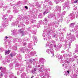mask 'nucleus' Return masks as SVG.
Returning <instances> with one entry per match:
<instances>
[{"label": "nucleus", "instance_id": "obj_24", "mask_svg": "<svg viewBox=\"0 0 78 78\" xmlns=\"http://www.w3.org/2000/svg\"><path fill=\"white\" fill-rule=\"evenodd\" d=\"M61 13H59L57 14V17L58 18L60 17V16H61Z\"/></svg>", "mask_w": 78, "mask_h": 78}, {"label": "nucleus", "instance_id": "obj_33", "mask_svg": "<svg viewBox=\"0 0 78 78\" xmlns=\"http://www.w3.org/2000/svg\"><path fill=\"white\" fill-rule=\"evenodd\" d=\"M51 42H52V43H53V44H55V41H54V40H52V41H51Z\"/></svg>", "mask_w": 78, "mask_h": 78}, {"label": "nucleus", "instance_id": "obj_42", "mask_svg": "<svg viewBox=\"0 0 78 78\" xmlns=\"http://www.w3.org/2000/svg\"><path fill=\"white\" fill-rule=\"evenodd\" d=\"M74 58H77V56H76V55H74Z\"/></svg>", "mask_w": 78, "mask_h": 78}, {"label": "nucleus", "instance_id": "obj_9", "mask_svg": "<svg viewBox=\"0 0 78 78\" xmlns=\"http://www.w3.org/2000/svg\"><path fill=\"white\" fill-rule=\"evenodd\" d=\"M56 9L58 11H59V12H60L61 11V7L59 6H57L56 7Z\"/></svg>", "mask_w": 78, "mask_h": 78}, {"label": "nucleus", "instance_id": "obj_52", "mask_svg": "<svg viewBox=\"0 0 78 78\" xmlns=\"http://www.w3.org/2000/svg\"><path fill=\"white\" fill-rule=\"evenodd\" d=\"M2 67H0V70H1V69H2Z\"/></svg>", "mask_w": 78, "mask_h": 78}, {"label": "nucleus", "instance_id": "obj_35", "mask_svg": "<svg viewBox=\"0 0 78 78\" xmlns=\"http://www.w3.org/2000/svg\"><path fill=\"white\" fill-rule=\"evenodd\" d=\"M16 11V10L15 9L14 10L13 12H14V13H16V12H17Z\"/></svg>", "mask_w": 78, "mask_h": 78}, {"label": "nucleus", "instance_id": "obj_63", "mask_svg": "<svg viewBox=\"0 0 78 78\" xmlns=\"http://www.w3.org/2000/svg\"><path fill=\"white\" fill-rule=\"evenodd\" d=\"M20 39L19 40H19L20 41Z\"/></svg>", "mask_w": 78, "mask_h": 78}, {"label": "nucleus", "instance_id": "obj_60", "mask_svg": "<svg viewBox=\"0 0 78 78\" xmlns=\"http://www.w3.org/2000/svg\"><path fill=\"white\" fill-rule=\"evenodd\" d=\"M33 77H34V76H32V77H31V78H33Z\"/></svg>", "mask_w": 78, "mask_h": 78}, {"label": "nucleus", "instance_id": "obj_6", "mask_svg": "<svg viewBox=\"0 0 78 78\" xmlns=\"http://www.w3.org/2000/svg\"><path fill=\"white\" fill-rule=\"evenodd\" d=\"M60 62L61 64L63 63V64H62L63 66H65V65H67L68 64H69V61H67V60L64 61L63 60H62Z\"/></svg>", "mask_w": 78, "mask_h": 78}, {"label": "nucleus", "instance_id": "obj_38", "mask_svg": "<svg viewBox=\"0 0 78 78\" xmlns=\"http://www.w3.org/2000/svg\"><path fill=\"white\" fill-rule=\"evenodd\" d=\"M33 53H34V54H36V51H34L33 53H32V55H33Z\"/></svg>", "mask_w": 78, "mask_h": 78}, {"label": "nucleus", "instance_id": "obj_18", "mask_svg": "<svg viewBox=\"0 0 78 78\" xmlns=\"http://www.w3.org/2000/svg\"><path fill=\"white\" fill-rule=\"evenodd\" d=\"M72 76L73 78H78L77 77V75L76 74H74Z\"/></svg>", "mask_w": 78, "mask_h": 78}, {"label": "nucleus", "instance_id": "obj_61", "mask_svg": "<svg viewBox=\"0 0 78 78\" xmlns=\"http://www.w3.org/2000/svg\"><path fill=\"white\" fill-rule=\"evenodd\" d=\"M74 54H75V52H74V53H73V55H74Z\"/></svg>", "mask_w": 78, "mask_h": 78}, {"label": "nucleus", "instance_id": "obj_30", "mask_svg": "<svg viewBox=\"0 0 78 78\" xmlns=\"http://www.w3.org/2000/svg\"><path fill=\"white\" fill-rule=\"evenodd\" d=\"M12 18V15H10L9 16V19H11Z\"/></svg>", "mask_w": 78, "mask_h": 78}, {"label": "nucleus", "instance_id": "obj_50", "mask_svg": "<svg viewBox=\"0 0 78 78\" xmlns=\"http://www.w3.org/2000/svg\"><path fill=\"white\" fill-rule=\"evenodd\" d=\"M21 78H23V74L21 76Z\"/></svg>", "mask_w": 78, "mask_h": 78}, {"label": "nucleus", "instance_id": "obj_62", "mask_svg": "<svg viewBox=\"0 0 78 78\" xmlns=\"http://www.w3.org/2000/svg\"><path fill=\"white\" fill-rule=\"evenodd\" d=\"M54 37H55V35H54Z\"/></svg>", "mask_w": 78, "mask_h": 78}, {"label": "nucleus", "instance_id": "obj_1", "mask_svg": "<svg viewBox=\"0 0 78 78\" xmlns=\"http://www.w3.org/2000/svg\"><path fill=\"white\" fill-rule=\"evenodd\" d=\"M45 30L44 31V32L43 34V37H44V41H48L50 39V36L47 35V33H49L50 31H51V28L44 27Z\"/></svg>", "mask_w": 78, "mask_h": 78}, {"label": "nucleus", "instance_id": "obj_29", "mask_svg": "<svg viewBox=\"0 0 78 78\" xmlns=\"http://www.w3.org/2000/svg\"><path fill=\"white\" fill-rule=\"evenodd\" d=\"M66 13V12L65 11L63 12L62 13V15H65V14Z\"/></svg>", "mask_w": 78, "mask_h": 78}, {"label": "nucleus", "instance_id": "obj_14", "mask_svg": "<svg viewBox=\"0 0 78 78\" xmlns=\"http://www.w3.org/2000/svg\"><path fill=\"white\" fill-rule=\"evenodd\" d=\"M18 23H19V22L18 21H16L14 23H12V27L15 25H17L18 24Z\"/></svg>", "mask_w": 78, "mask_h": 78}, {"label": "nucleus", "instance_id": "obj_57", "mask_svg": "<svg viewBox=\"0 0 78 78\" xmlns=\"http://www.w3.org/2000/svg\"><path fill=\"white\" fill-rule=\"evenodd\" d=\"M17 73L18 75H19V72H17Z\"/></svg>", "mask_w": 78, "mask_h": 78}, {"label": "nucleus", "instance_id": "obj_31", "mask_svg": "<svg viewBox=\"0 0 78 78\" xmlns=\"http://www.w3.org/2000/svg\"><path fill=\"white\" fill-rule=\"evenodd\" d=\"M59 58H60V59H62V55H61L60 56V57H59V56L58 58L59 59Z\"/></svg>", "mask_w": 78, "mask_h": 78}, {"label": "nucleus", "instance_id": "obj_64", "mask_svg": "<svg viewBox=\"0 0 78 78\" xmlns=\"http://www.w3.org/2000/svg\"><path fill=\"white\" fill-rule=\"evenodd\" d=\"M18 27H19V26H18Z\"/></svg>", "mask_w": 78, "mask_h": 78}, {"label": "nucleus", "instance_id": "obj_49", "mask_svg": "<svg viewBox=\"0 0 78 78\" xmlns=\"http://www.w3.org/2000/svg\"><path fill=\"white\" fill-rule=\"evenodd\" d=\"M41 15H39V16L40 17V18H42V17H41Z\"/></svg>", "mask_w": 78, "mask_h": 78}, {"label": "nucleus", "instance_id": "obj_34", "mask_svg": "<svg viewBox=\"0 0 78 78\" xmlns=\"http://www.w3.org/2000/svg\"><path fill=\"white\" fill-rule=\"evenodd\" d=\"M10 56L12 57H13V56H14V55L13 54H10Z\"/></svg>", "mask_w": 78, "mask_h": 78}, {"label": "nucleus", "instance_id": "obj_5", "mask_svg": "<svg viewBox=\"0 0 78 78\" xmlns=\"http://www.w3.org/2000/svg\"><path fill=\"white\" fill-rule=\"evenodd\" d=\"M46 47L51 48L53 47V44L50 42V41H48L45 44Z\"/></svg>", "mask_w": 78, "mask_h": 78}, {"label": "nucleus", "instance_id": "obj_37", "mask_svg": "<svg viewBox=\"0 0 78 78\" xmlns=\"http://www.w3.org/2000/svg\"><path fill=\"white\" fill-rule=\"evenodd\" d=\"M47 18H45L44 20V21H45V22H47Z\"/></svg>", "mask_w": 78, "mask_h": 78}, {"label": "nucleus", "instance_id": "obj_16", "mask_svg": "<svg viewBox=\"0 0 78 78\" xmlns=\"http://www.w3.org/2000/svg\"><path fill=\"white\" fill-rule=\"evenodd\" d=\"M61 0H55V2H56V4L58 3L59 1H61ZM62 1H64V0H62Z\"/></svg>", "mask_w": 78, "mask_h": 78}, {"label": "nucleus", "instance_id": "obj_51", "mask_svg": "<svg viewBox=\"0 0 78 78\" xmlns=\"http://www.w3.org/2000/svg\"><path fill=\"white\" fill-rule=\"evenodd\" d=\"M38 67H41V66H40V65H38Z\"/></svg>", "mask_w": 78, "mask_h": 78}, {"label": "nucleus", "instance_id": "obj_43", "mask_svg": "<svg viewBox=\"0 0 78 78\" xmlns=\"http://www.w3.org/2000/svg\"><path fill=\"white\" fill-rule=\"evenodd\" d=\"M64 52H65L64 51H62V53H64Z\"/></svg>", "mask_w": 78, "mask_h": 78}, {"label": "nucleus", "instance_id": "obj_44", "mask_svg": "<svg viewBox=\"0 0 78 78\" xmlns=\"http://www.w3.org/2000/svg\"><path fill=\"white\" fill-rule=\"evenodd\" d=\"M21 51H23V48H21Z\"/></svg>", "mask_w": 78, "mask_h": 78}, {"label": "nucleus", "instance_id": "obj_48", "mask_svg": "<svg viewBox=\"0 0 78 78\" xmlns=\"http://www.w3.org/2000/svg\"><path fill=\"white\" fill-rule=\"evenodd\" d=\"M10 12V10H9L7 11V12Z\"/></svg>", "mask_w": 78, "mask_h": 78}, {"label": "nucleus", "instance_id": "obj_17", "mask_svg": "<svg viewBox=\"0 0 78 78\" xmlns=\"http://www.w3.org/2000/svg\"><path fill=\"white\" fill-rule=\"evenodd\" d=\"M19 31L20 33H22V34H21V36H22L23 35H24V34H23V32L22 31V29H20V30H19Z\"/></svg>", "mask_w": 78, "mask_h": 78}, {"label": "nucleus", "instance_id": "obj_56", "mask_svg": "<svg viewBox=\"0 0 78 78\" xmlns=\"http://www.w3.org/2000/svg\"><path fill=\"white\" fill-rule=\"evenodd\" d=\"M32 22H32V23H34V20H33Z\"/></svg>", "mask_w": 78, "mask_h": 78}, {"label": "nucleus", "instance_id": "obj_21", "mask_svg": "<svg viewBox=\"0 0 78 78\" xmlns=\"http://www.w3.org/2000/svg\"><path fill=\"white\" fill-rule=\"evenodd\" d=\"M77 48L76 49V50L75 51V53H77L78 54V45L76 47Z\"/></svg>", "mask_w": 78, "mask_h": 78}, {"label": "nucleus", "instance_id": "obj_27", "mask_svg": "<svg viewBox=\"0 0 78 78\" xmlns=\"http://www.w3.org/2000/svg\"><path fill=\"white\" fill-rule=\"evenodd\" d=\"M54 47H55L56 49H58V48H58V46H57L56 45H54Z\"/></svg>", "mask_w": 78, "mask_h": 78}, {"label": "nucleus", "instance_id": "obj_28", "mask_svg": "<svg viewBox=\"0 0 78 78\" xmlns=\"http://www.w3.org/2000/svg\"><path fill=\"white\" fill-rule=\"evenodd\" d=\"M74 3H78V0H76L74 2Z\"/></svg>", "mask_w": 78, "mask_h": 78}, {"label": "nucleus", "instance_id": "obj_3", "mask_svg": "<svg viewBox=\"0 0 78 78\" xmlns=\"http://www.w3.org/2000/svg\"><path fill=\"white\" fill-rule=\"evenodd\" d=\"M46 52L47 53H48V54H51L52 55V56H54V54H53V53H54V50L53 49L51 48L50 49H47L46 50Z\"/></svg>", "mask_w": 78, "mask_h": 78}, {"label": "nucleus", "instance_id": "obj_11", "mask_svg": "<svg viewBox=\"0 0 78 78\" xmlns=\"http://www.w3.org/2000/svg\"><path fill=\"white\" fill-rule=\"evenodd\" d=\"M9 39H12H12L13 40L14 42H16L17 41V39L16 38H12V37H11V36H9Z\"/></svg>", "mask_w": 78, "mask_h": 78}, {"label": "nucleus", "instance_id": "obj_39", "mask_svg": "<svg viewBox=\"0 0 78 78\" xmlns=\"http://www.w3.org/2000/svg\"><path fill=\"white\" fill-rule=\"evenodd\" d=\"M1 76H3V74L1 73V75H0V77H1Z\"/></svg>", "mask_w": 78, "mask_h": 78}, {"label": "nucleus", "instance_id": "obj_32", "mask_svg": "<svg viewBox=\"0 0 78 78\" xmlns=\"http://www.w3.org/2000/svg\"><path fill=\"white\" fill-rule=\"evenodd\" d=\"M5 78H7L8 77V75L7 74H5V75L4 76Z\"/></svg>", "mask_w": 78, "mask_h": 78}, {"label": "nucleus", "instance_id": "obj_25", "mask_svg": "<svg viewBox=\"0 0 78 78\" xmlns=\"http://www.w3.org/2000/svg\"><path fill=\"white\" fill-rule=\"evenodd\" d=\"M36 61V60H35V59H33V60H32L30 59V63H32V62H33V61Z\"/></svg>", "mask_w": 78, "mask_h": 78}, {"label": "nucleus", "instance_id": "obj_53", "mask_svg": "<svg viewBox=\"0 0 78 78\" xmlns=\"http://www.w3.org/2000/svg\"><path fill=\"white\" fill-rule=\"evenodd\" d=\"M72 14H70V15H69V16H72Z\"/></svg>", "mask_w": 78, "mask_h": 78}, {"label": "nucleus", "instance_id": "obj_40", "mask_svg": "<svg viewBox=\"0 0 78 78\" xmlns=\"http://www.w3.org/2000/svg\"><path fill=\"white\" fill-rule=\"evenodd\" d=\"M77 9V7H76L74 9V10H76V9Z\"/></svg>", "mask_w": 78, "mask_h": 78}, {"label": "nucleus", "instance_id": "obj_22", "mask_svg": "<svg viewBox=\"0 0 78 78\" xmlns=\"http://www.w3.org/2000/svg\"><path fill=\"white\" fill-rule=\"evenodd\" d=\"M7 16V15H4L2 18L3 19H5V20H6L7 18L6 17Z\"/></svg>", "mask_w": 78, "mask_h": 78}, {"label": "nucleus", "instance_id": "obj_58", "mask_svg": "<svg viewBox=\"0 0 78 78\" xmlns=\"http://www.w3.org/2000/svg\"><path fill=\"white\" fill-rule=\"evenodd\" d=\"M10 66H11V64H10Z\"/></svg>", "mask_w": 78, "mask_h": 78}, {"label": "nucleus", "instance_id": "obj_12", "mask_svg": "<svg viewBox=\"0 0 78 78\" xmlns=\"http://www.w3.org/2000/svg\"><path fill=\"white\" fill-rule=\"evenodd\" d=\"M44 61V58H41L40 59V61L39 63V64H41V63H42V62H43Z\"/></svg>", "mask_w": 78, "mask_h": 78}, {"label": "nucleus", "instance_id": "obj_19", "mask_svg": "<svg viewBox=\"0 0 78 78\" xmlns=\"http://www.w3.org/2000/svg\"><path fill=\"white\" fill-rule=\"evenodd\" d=\"M75 24L74 23H72L70 25V27H71V28H73V27H74V25Z\"/></svg>", "mask_w": 78, "mask_h": 78}, {"label": "nucleus", "instance_id": "obj_4", "mask_svg": "<svg viewBox=\"0 0 78 78\" xmlns=\"http://www.w3.org/2000/svg\"><path fill=\"white\" fill-rule=\"evenodd\" d=\"M44 9H46V11L44 12L43 13L44 15H45V14H47V13H48V11H49V10H50V9H51V7H49L47 9V7L44 6Z\"/></svg>", "mask_w": 78, "mask_h": 78}, {"label": "nucleus", "instance_id": "obj_2", "mask_svg": "<svg viewBox=\"0 0 78 78\" xmlns=\"http://www.w3.org/2000/svg\"><path fill=\"white\" fill-rule=\"evenodd\" d=\"M68 39L70 40L71 41H73L75 40V37L74 35H69L68 37H67Z\"/></svg>", "mask_w": 78, "mask_h": 78}, {"label": "nucleus", "instance_id": "obj_26", "mask_svg": "<svg viewBox=\"0 0 78 78\" xmlns=\"http://www.w3.org/2000/svg\"><path fill=\"white\" fill-rule=\"evenodd\" d=\"M78 28V26L76 25V26H75L74 28V30L76 31V30Z\"/></svg>", "mask_w": 78, "mask_h": 78}, {"label": "nucleus", "instance_id": "obj_20", "mask_svg": "<svg viewBox=\"0 0 78 78\" xmlns=\"http://www.w3.org/2000/svg\"><path fill=\"white\" fill-rule=\"evenodd\" d=\"M9 53H10V51L8 50V51H6L5 52V55H8Z\"/></svg>", "mask_w": 78, "mask_h": 78}, {"label": "nucleus", "instance_id": "obj_46", "mask_svg": "<svg viewBox=\"0 0 78 78\" xmlns=\"http://www.w3.org/2000/svg\"><path fill=\"white\" fill-rule=\"evenodd\" d=\"M25 8H26V9H28V7L27 6H25Z\"/></svg>", "mask_w": 78, "mask_h": 78}, {"label": "nucleus", "instance_id": "obj_13", "mask_svg": "<svg viewBox=\"0 0 78 78\" xmlns=\"http://www.w3.org/2000/svg\"><path fill=\"white\" fill-rule=\"evenodd\" d=\"M9 77L10 78H17V77L15 76L13 74H11L9 75Z\"/></svg>", "mask_w": 78, "mask_h": 78}, {"label": "nucleus", "instance_id": "obj_55", "mask_svg": "<svg viewBox=\"0 0 78 78\" xmlns=\"http://www.w3.org/2000/svg\"><path fill=\"white\" fill-rule=\"evenodd\" d=\"M34 71H36V69L35 68L34 69Z\"/></svg>", "mask_w": 78, "mask_h": 78}, {"label": "nucleus", "instance_id": "obj_8", "mask_svg": "<svg viewBox=\"0 0 78 78\" xmlns=\"http://www.w3.org/2000/svg\"><path fill=\"white\" fill-rule=\"evenodd\" d=\"M8 23L7 22L3 21L2 23V25L3 27H6V26H8Z\"/></svg>", "mask_w": 78, "mask_h": 78}, {"label": "nucleus", "instance_id": "obj_7", "mask_svg": "<svg viewBox=\"0 0 78 78\" xmlns=\"http://www.w3.org/2000/svg\"><path fill=\"white\" fill-rule=\"evenodd\" d=\"M48 17L50 19H51V18H52V17L54 18V19H56V16H55L54 13H52L51 14H49L48 16Z\"/></svg>", "mask_w": 78, "mask_h": 78}, {"label": "nucleus", "instance_id": "obj_54", "mask_svg": "<svg viewBox=\"0 0 78 78\" xmlns=\"http://www.w3.org/2000/svg\"><path fill=\"white\" fill-rule=\"evenodd\" d=\"M6 39H8V37L7 36L5 37Z\"/></svg>", "mask_w": 78, "mask_h": 78}, {"label": "nucleus", "instance_id": "obj_45", "mask_svg": "<svg viewBox=\"0 0 78 78\" xmlns=\"http://www.w3.org/2000/svg\"><path fill=\"white\" fill-rule=\"evenodd\" d=\"M4 8H7V6H4Z\"/></svg>", "mask_w": 78, "mask_h": 78}, {"label": "nucleus", "instance_id": "obj_47", "mask_svg": "<svg viewBox=\"0 0 78 78\" xmlns=\"http://www.w3.org/2000/svg\"><path fill=\"white\" fill-rule=\"evenodd\" d=\"M49 1H50V0H45V1L46 2H48Z\"/></svg>", "mask_w": 78, "mask_h": 78}, {"label": "nucleus", "instance_id": "obj_59", "mask_svg": "<svg viewBox=\"0 0 78 78\" xmlns=\"http://www.w3.org/2000/svg\"><path fill=\"white\" fill-rule=\"evenodd\" d=\"M77 64H78V61H77Z\"/></svg>", "mask_w": 78, "mask_h": 78}, {"label": "nucleus", "instance_id": "obj_15", "mask_svg": "<svg viewBox=\"0 0 78 78\" xmlns=\"http://www.w3.org/2000/svg\"><path fill=\"white\" fill-rule=\"evenodd\" d=\"M16 29H14L13 30V34L14 36H16Z\"/></svg>", "mask_w": 78, "mask_h": 78}, {"label": "nucleus", "instance_id": "obj_36", "mask_svg": "<svg viewBox=\"0 0 78 78\" xmlns=\"http://www.w3.org/2000/svg\"><path fill=\"white\" fill-rule=\"evenodd\" d=\"M67 73H68V74H69V73H70V72L68 70L67 72H66Z\"/></svg>", "mask_w": 78, "mask_h": 78}, {"label": "nucleus", "instance_id": "obj_41", "mask_svg": "<svg viewBox=\"0 0 78 78\" xmlns=\"http://www.w3.org/2000/svg\"><path fill=\"white\" fill-rule=\"evenodd\" d=\"M34 39L36 40V39H37V37H34Z\"/></svg>", "mask_w": 78, "mask_h": 78}, {"label": "nucleus", "instance_id": "obj_23", "mask_svg": "<svg viewBox=\"0 0 78 78\" xmlns=\"http://www.w3.org/2000/svg\"><path fill=\"white\" fill-rule=\"evenodd\" d=\"M41 69H42L43 70H44V65H42L41 67Z\"/></svg>", "mask_w": 78, "mask_h": 78}, {"label": "nucleus", "instance_id": "obj_10", "mask_svg": "<svg viewBox=\"0 0 78 78\" xmlns=\"http://www.w3.org/2000/svg\"><path fill=\"white\" fill-rule=\"evenodd\" d=\"M45 76H48V74H49V73H48V70L47 69L46 70H45Z\"/></svg>", "mask_w": 78, "mask_h": 78}]
</instances>
